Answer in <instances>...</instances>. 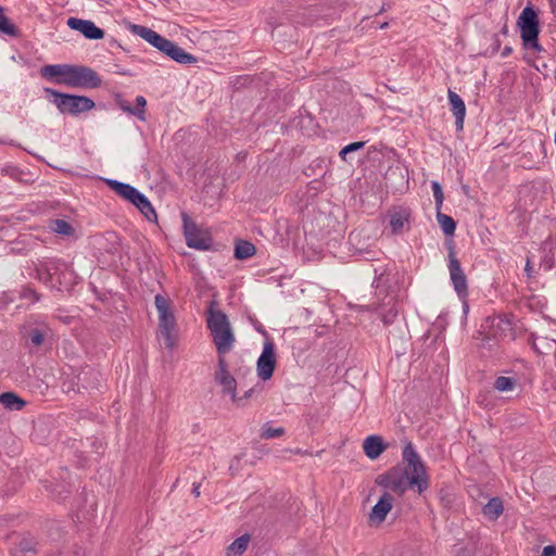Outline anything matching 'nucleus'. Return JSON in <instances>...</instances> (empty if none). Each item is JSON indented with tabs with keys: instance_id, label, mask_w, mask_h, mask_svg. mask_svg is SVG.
<instances>
[{
	"instance_id": "f257e3e1",
	"label": "nucleus",
	"mask_w": 556,
	"mask_h": 556,
	"mask_svg": "<svg viewBox=\"0 0 556 556\" xmlns=\"http://www.w3.org/2000/svg\"><path fill=\"white\" fill-rule=\"evenodd\" d=\"M402 459L406 467L396 465L376 478V483L399 496L408 489L422 494L430 485V479L425 463L416 452L413 443L407 441L403 447Z\"/></svg>"
},
{
	"instance_id": "f03ea898",
	"label": "nucleus",
	"mask_w": 556,
	"mask_h": 556,
	"mask_svg": "<svg viewBox=\"0 0 556 556\" xmlns=\"http://www.w3.org/2000/svg\"><path fill=\"white\" fill-rule=\"evenodd\" d=\"M216 302L211 301L206 309V327L215 344L217 357H225L236 342V337L226 313L215 308Z\"/></svg>"
},
{
	"instance_id": "7ed1b4c3",
	"label": "nucleus",
	"mask_w": 556,
	"mask_h": 556,
	"mask_svg": "<svg viewBox=\"0 0 556 556\" xmlns=\"http://www.w3.org/2000/svg\"><path fill=\"white\" fill-rule=\"evenodd\" d=\"M517 27L520 30L522 48L527 51L540 53L544 48L539 42L540 20L532 5H527L517 18Z\"/></svg>"
},
{
	"instance_id": "20e7f679",
	"label": "nucleus",
	"mask_w": 556,
	"mask_h": 556,
	"mask_svg": "<svg viewBox=\"0 0 556 556\" xmlns=\"http://www.w3.org/2000/svg\"><path fill=\"white\" fill-rule=\"evenodd\" d=\"M45 92L54 98L53 102L62 114L78 115L96 106L94 101L86 96L64 93L48 87Z\"/></svg>"
},
{
	"instance_id": "39448f33",
	"label": "nucleus",
	"mask_w": 556,
	"mask_h": 556,
	"mask_svg": "<svg viewBox=\"0 0 556 556\" xmlns=\"http://www.w3.org/2000/svg\"><path fill=\"white\" fill-rule=\"evenodd\" d=\"M155 307L159 313V329L165 340L167 349H173L176 343V317L172 309L170 301L162 294H156L154 299Z\"/></svg>"
},
{
	"instance_id": "423d86ee",
	"label": "nucleus",
	"mask_w": 556,
	"mask_h": 556,
	"mask_svg": "<svg viewBox=\"0 0 556 556\" xmlns=\"http://www.w3.org/2000/svg\"><path fill=\"white\" fill-rule=\"evenodd\" d=\"M56 84L71 88L96 89L102 85V79L91 67L71 64L67 78L58 79Z\"/></svg>"
},
{
	"instance_id": "0eeeda50",
	"label": "nucleus",
	"mask_w": 556,
	"mask_h": 556,
	"mask_svg": "<svg viewBox=\"0 0 556 556\" xmlns=\"http://www.w3.org/2000/svg\"><path fill=\"white\" fill-rule=\"evenodd\" d=\"M182 229L186 243L189 248L199 251H208L212 249L213 239L207 229H201L199 226L189 217L186 212L181 213Z\"/></svg>"
},
{
	"instance_id": "6e6552de",
	"label": "nucleus",
	"mask_w": 556,
	"mask_h": 556,
	"mask_svg": "<svg viewBox=\"0 0 556 556\" xmlns=\"http://www.w3.org/2000/svg\"><path fill=\"white\" fill-rule=\"evenodd\" d=\"M276 346L273 341H266L256 363L257 376L263 380H269L276 369Z\"/></svg>"
},
{
	"instance_id": "1a4fd4ad",
	"label": "nucleus",
	"mask_w": 556,
	"mask_h": 556,
	"mask_svg": "<svg viewBox=\"0 0 556 556\" xmlns=\"http://www.w3.org/2000/svg\"><path fill=\"white\" fill-rule=\"evenodd\" d=\"M217 368L214 372L215 382L222 387L224 394L230 395L232 401H237V381L228 370V363L225 357H217Z\"/></svg>"
},
{
	"instance_id": "9d476101",
	"label": "nucleus",
	"mask_w": 556,
	"mask_h": 556,
	"mask_svg": "<svg viewBox=\"0 0 556 556\" xmlns=\"http://www.w3.org/2000/svg\"><path fill=\"white\" fill-rule=\"evenodd\" d=\"M448 269L451 280L459 298H465L468 294L467 277L462 269L460 262L456 257L454 248L448 249Z\"/></svg>"
},
{
	"instance_id": "9b49d317",
	"label": "nucleus",
	"mask_w": 556,
	"mask_h": 556,
	"mask_svg": "<svg viewBox=\"0 0 556 556\" xmlns=\"http://www.w3.org/2000/svg\"><path fill=\"white\" fill-rule=\"evenodd\" d=\"M364 311L376 312L386 327L391 326L399 315L397 301L392 295H387L382 303L364 306Z\"/></svg>"
},
{
	"instance_id": "f8f14e48",
	"label": "nucleus",
	"mask_w": 556,
	"mask_h": 556,
	"mask_svg": "<svg viewBox=\"0 0 556 556\" xmlns=\"http://www.w3.org/2000/svg\"><path fill=\"white\" fill-rule=\"evenodd\" d=\"M393 504L394 497L389 492H383L368 515L369 525H381L386 520L388 514L391 511Z\"/></svg>"
},
{
	"instance_id": "ddd939ff",
	"label": "nucleus",
	"mask_w": 556,
	"mask_h": 556,
	"mask_svg": "<svg viewBox=\"0 0 556 556\" xmlns=\"http://www.w3.org/2000/svg\"><path fill=\"white\" fill-rule=\"evenodd\" d=\"M67 26L84 35L85 38L90 40H99L104 38V30L98 27L92 21L83 20L78 17H70L66 22Z\"/></svg>"
},
{
	"instance_id": "4468645a",
	"label": "nucleus",
	"mask_w": 556,
	"mask_h": 556,
	"mask_svg": "<svg viewBox=\"0 0 556 556\" xmlns=\"http://www.w3.org/2000/svg\"><path fill=\"white\" fill-rule=\"evenodd\" d=\"M412 217V210L405 206L395 207L389 211V224L393 233L397 235L403 232L405 226L409 229V219Z\"/></svg>"
},
{
	"instance_id": "2eb2a0df",
	"label": "nucleus",
	"mask_w": 556,
	"mask_h": 556,
	"mask_svg": "<svg viewBox=\"0 0 556 556\" xmlns=\"http://www.w3.org/2000/svg\"><path fill=\"white\" fill-rule=\"evenodd\" d=\"M388 445L384 443L382 437L371 434L363 442L364 454L369 459H377L387 450Z\"/></svg>"
},
{
	"instance_id": "dca6fc26",
	"label": "nucleus",
	"mask_w": 556,
	"mask_h": 556,
	"mask_svg": "<svg viewBox=\"0 0 556 556\" xmlns=\"http://www.w3.org/2000/svg\"><path fill=\"white\" fill-rule=\"evenodd\" d=\"M37 540L30 534H26L13 543L10 553L12 556H26L27 553L37 554Z\"/></svg>"
},
{
	"instance_id": "f3484780",
	"label": "nucleus",
	"mask_w": 556,
	"mask_h": 556,
	"mask_svg": "<svg viewBox=\"0 0 556 556\" xmlns=\"http://www.w3.org/2000/svg\"><path fill=\"white\" fill-rule=\"evenodd\" d=\"M105 182L111 190H113L117 195L127 200L131 204L140 192L134 186L115 179H105Z\"/></svg>"
},
{
	"instance_id": "a211bd4d",
	"label": "nucleus",
	"mask_w": 556,
	"mask_h": 556,
	"mask_svg": "<svg viewBox=\"0 0 556 556\" xmlns=\"http://www.w3.org/2000/svg\"><path fill=\"white\" fill-rule=\"evenodd\" d=\"M448 101L451 110L455 116V125L457 130H463L464 119L466 115V105L463 99L454 91L448 90Z\"/></svg>"
},
{
	"instance_id": "6ab92c4d",
	"label": "nucleus",
	"mask_w": 556,
	"mask_h": 556,
	"mask_svg": "<svg viewBox=\"0 0 556 556\" xmlns=\"http://www.w3.org/2000/svg\"><path fill=\"white\" fill-rule=\"evenodd\" d=\"M362 230H354L349 235V242L354 248L355 253L365 254L366 260H376L377 251L370 250L369 245L362 242Z\"/></svg>"
},
{
	"instance_id": "aec40b11",
	"label": "nucleus",
	"mask_w": 556,
	"mask_h": 556,
	"mask_svg": "<svg viewBox=\"0 0 556 556\" xmlns=\"http://www.w3.org/2000/svg\"><path fill=\"white\" fill-rule=\"evenodd\" d=\"M130 29H131L132 34L144 39L154 48H159V46L162 43V41L165 38V37L161 36L160 34H157L156 31H154L153 29L142 26V25L132 24L130 26Z\"/></svg>"
},
{
	"instance_id": "412c9836",
	"label": "nucleus",
	"mask_w": 556,
	"mask_h": 556,
	"mask_svg": "<svg viewBox=\"0 0 556 556\" xmlns=\"http://www.w3.org/2000/svg\"><path fill=\"white\" fill-rule=\"evenodd\" d=\"M71 64H52L45 65L40 70V74L46 79H64L67 78L68 67Z\"/></svg>"
},
{
	"instance_id": "4be33fe9",
	"label": "nucleus",
	"mask_w": 556,
	"mask_h": 556,
	"mask_svg": "<svg viewBox=\"0 0 556 556\" xmlns=\"http://www.w3.org/2000/svg\"><path fill=\"white\" fill-rule=\"evenodd\" d=\"M149 222H156L157 214L152 206L150 200L142 193L139 192L136 200L132 203Z\"/></svg>"
},
{
	"instance_id": "5701e85b",
	"label": "nucleus",
	"mask_w": 556,
	"mask_h": 556,
	"mask_svg": "<svg viewBox=\"0 0 556 556\" xmlns=\"http://www.w3.org/2000/svg\"><path fill=\"white\" fill-rule=\"evenodd\" d=\"M149 222H156L157 214L152 206L150 200L142 193L139 192L136 200L132 203Z\"/></svg>"
},
{
	"instance_id": "b1692460",
	"label": "nucleus",
	"mask_w": 556,
	"mask_h": 556,
	"mask_svg": "<svg viewBox=\"0 0 556 556\" xmlns=\"http://www.w3.org/2000/svg\"><path fill=\"white\" fill-rule=\"evenodd\" d=\"M78 381L81 383L83 388L88 389H99L100 387V378L101 375L93 368H86L78 375Z\"/></svg>"
},
{
	"instance_id": "393cba45",
	"label": "nucleus",
	"mask_w": 556,
	"mask_h": 556,
	"mask_svg": "<svg viewBox=\"0 0 556 556\" xmlns=\"http://www.w3.org/2000/svg\"><path fill=\"white\" fill-rule=\"evenodd\" d=\"M503 510V501L497 496L490 498L482 508L483 515L491 521L497 520Z\"/></svg>"
},
{
	"instance_id": "a878e982",
	"label": "nucleus",
	"mask_w": 556,
	"mask_h": 556,
	"mask_svg": "<svg viewBox=\"0 0 556 556\" xmlns=\"http://www.w3.org/2000/svg\"><path fill=\"white\" fill-rule=\"evenodd\" d=\"M0 403L10 410H22L26 406V401L14 392H3L0 394Z\"/></svg>"
},
{
	"instance_id": "bb28decb",
	"label": "nucleus",
	"mask_w": 556,
	"mask_h": 556,
	"mask_svg": "<svg viewBox=\"0 0 556 556\" xmlns=\"http://www.w3.org/2000/svg\"><path fill=\"white\" fill-rule=\"evenodd\" d=\"M256 253L255 245L248 240H238L235 245L233 256L242 261L253 256Z\"/></svg>"
},
{
	"instance_id": "cd10ccee",
	"label": "nucleus",
	"mask_w": 556,
	"mask_h": 556,
	"mask_svg": "<svg viewBox=\"0 0 556 556\" xmlns=\"http://www.w3.org/2000/svg\"><path fill=\"white\" fill-rule=\"evenodd\" d=\"M251 541V535L245 533L236 539L226 551L227 556H242Z\"/></svg>"
},
{
	"instance_id": "c85d7f7f",
	"label": "nucleus",
	"mask_w": 556,
	"mask_h": 556,
	"mask_svg": "<svg viewBox=\"0 0 556 556\" xmlns=\"http://www.w3.org/2000/svg\"><path fill=\"white\" fill-rule=\"evenodd\" d=\"M0 33L13 38L21 37V30L5 15L2 5H0Z\"/></svg>"
},
{
	"instance_id": "c756f323",
	"label": "nucleus",
	"mask_w": 556,
	"mask_h": 556,
	"mask_svg": "<svg viewBox=\"0 0 556 556\" xmlns=\"http://www.w3.org/2000/svg\"><path fill=\"white\" fill-rule=\"evenodd\" d=\"M532 349L538 354H546L556 345V340H549L546 337H538L534 333L530 336Z\"/></svg>"
},
{
	"instance_id": "7c9ffc66",
	"label": "nucleus",
	"mask_w": 556,
	"mask_h": 556,
	"mask_svg": "<svg viewBox=\"0 0 556 556\" xmlns=\"http://www.w3.org/2000/svg\"><path fill=\"white\" fill-rule=\"evenodd\" d=\"M168 58H170L179 64H191L198 61V59L194 55L185 51L177 43L174 45Z\"/></svg>"
},
{
	"instance_id": "2f4dec72",
	"label": "nucleus",
	"mask_w": 556,
	"mask_h": 556,
	"mask_svg": "<svg viewBox=\"0 0 556 556\" xmlns=\"http://www.w3.org/2000/svg\"><path fill=\"white\" fill-rule=\"evenodd\" d=\"M23 337L26 340V342L30 343L31 345L38 348L40 346L46 338V332L42 329L36 328V327H29L25 328L23 332Z\"/></svg>"
},
{
	"instance_id": "473e14b6",
	"label": "nucleus",
	"mask_w": 556,
	"mask_h": 556,
	"mask_svg": "<svg viewBox=\"0 0 556 556\" xmlns=\"http://www.w3.org/2000/svg\"><path fill=\"white\" fill-rule=\"evenodd\" d=\"M437 222L440 225L442 231L446 236H453L456 230V222L448 215L437 211Z\"/></svg>"
},
{
	"instance_id": "72a5a7b5",
	"label": "nucleus",
	"mask_w": 556,
	"mask_h": 556,
	"mask_svg": "<svg viewBox=\"0 0 556 556\" xmlns=\"http://www.w3.org/2000/svg\"><path fill=\"white\" fill-rule=\"evenodd\" d=\"M51 229L58 235L73 236L75 232L74 227L65 219H54L51 222Z\"/></svg>"
},
{
	"instance_id": "f704fd0d",
	"label": "nucleus",
	"mask_w": 556,
	"mask_h": 556,
	"mask_svg": "<svg viewBox=\"0 0 556 556\" xmlns=\"http://www.w3.org/2000/svg\"><path fill=\"white\" fill-rule=\"evenodd\" d=\"M517 384V380L511 377L501 376L496 378L494 388L500 392L511 391Z\"/></svg>"
},
{
	"instance_id": "c9c22d12",
	"label": "nucleus",
	"mask_w": 556,
	"mask_h": 556,
	"mask_svg": "<svg viewBox=\"0 0 556 556\" xmlns=\"http://www.w3.org/2000/svg\"><path fill=\"white\" fill-rule=\"evenodd\" d=\"M285 433H286L285 428H282V427L273 428L268 424H265L261 429L260 437H261V439L269 440V439L281 437Z\"/></svg>"
},
{
	"instance_id": "e433bc0d",
	"label": "nucleus",
	"mask_w": 556,
	"mask_h": 556,
	"mask_svg": "<svg viewBox=\"0 0 556 556\" xmlns=\"http://www.w3.org/2000/svg\"><path fill=\"white\" fill-rule=\"evenodd\" d=\"M56 270V266L53 262L47 264L42 268L37 269V276L39 280H42L45 283H48L51 281L52 274Z\"/></svg>"
},
{
	"instance_id": "4c0bfd02",
	"label": "nucleus",
	"mask_w": 556,
	"mask_h": 556,
	"mask_svg": "<svg viewBox=\"0 0 556 556\" xmlns=\"http://www.w3.org/2000/svg\"><path fill=\"white\" fill-rule=\"evenodd\" d=\"M439 498L441 505L445 509H450L455 501V495L451 492L448 488H442L439 492Z\"/></svg>"
},
{
	"instance_id": "58836bf2",
	"label": "nucleus",
	"mask_w": 556,
	"mask_h": 556,
	"mask_svg": "<svg viewBox=\"0 0 556 556\" xmlns=\"http://www.w3.org/2000/svg\"><path fill=\"white\" fill-rule=\"evenodd\" d=\"M20 298L27 300L30 303H37L40 300V294L29 286H24L20 291Z\"/></svg>"
},
{
	"instance_id": "ea45409f",
	"label": "nucleus",
	"mask_w": 556,
	"mask_h": 556,
	"mask_svg": "<svg viewBox=\"0 0 556 556\" xmlns=\"http://www.w3.org/2000/svg\"><path fill=\"white\" fill-rule=\"evenodd\" d=\"M115 101L118 108L124 112L136 117H141L142 112H140L139 110H134V106H131L126 100H124L121 94H116Z\"/></svg>"
},
{
	"instance_id": "a19ab883",
	"label": "nucleus",
	"mask_w": 556,
	"mask_h": 556,
	"mask_svg": "<svg viewBox=\"0 0 556 556\" xmlns=\"http://www.w3.org/2000/svg\"><path fill=\"white\" fill-rule=\"evenodd\" d=\"M431 187H432V191H433L435 208H437V211H440L442 207L443 201H444V193H443L442 186L438 181H432Z\"/></svg>"
},
{
	"instance_id": "79ce46f5",
	"label": "nucleus",
	"mask_w": 556,
	"mask_h": 556,
	"mask_svg": "<svg viewBox=\"0 0 556 556\" xmlns=\"http://www.w3.org/2000/svg\"><path fill=\"white\" fill-rule=\"evenodd\" d=\"M364 146H365V142H364V141H355V142H351V143L346 144L345 147H343V148L340 150V152H339V156H340L342 160H346V154L352 153V152H355V151H358V150H361Z\"/></svg>"
},
{
	"instance_id": "37998d69",
	"label": "nucleus",
	"mask_w": 556,
	"mask_h": 556,
	"mask_svg": "<svg viewBox=\"0 0 556 556\" xmlns=\"http://www.w3.org/2000/svg\"><path fill=\"white\" fill-rule=\"evenodd\" d=\"M146 105H147L146 98L143 96H137L136 106H134V110H139L140 112H142L141 117H137L140 121H146V110H144Z\"/></svg>"
},
{
	"instance_id": "c03bdc74",
	"label": "nucleus",
	"mask_w": 556,
	"mask_h": 556,
	"mask_svg": "<svg viewBox=\"0 0 556 556\" xmlns=\"http://www.w3.org/2000/svg\"><path fill=\"white\" fill-rule=\"evenodd\" d=\"M174 45H175L174 41H170L167 38H164L162 43L156 49L159 51H161L162 53H164L166 56H168L170 51H172V49H173V47H174Z\"/></svg>"
},
{
	"instance_id": "a18cd8bd",
	"label": "nucleus",
	"mask_w": 556,
	"mask_h": 556,
	"mask_svg": "<svg viewBox=\"0 0 556 556\" xmlns=\"http://www.w3.org/2000/svg\"><path fill=\"white\" fill-rule=\"evenodd\" d=\"M492 40H493V42L491 46V53L494 54L500 50L502 42H501L497 34H494L492 36Z\"/></svg>"
},
{
	"instance_id": "49530a36",
	"label": "nucleus",
	"mask_w": 556,
	"mask_h": 556,
	"mask_svg": "<svg viewBox=\"0 0 556 556\" xmlns=\"http://www.w3.org/2000/svg\"><path fill=\"white\" fill-rule=\"evenodd\" d=\"M253 393H254V389L251 388L248 391H245L242 396H237V401H233V402L237 403L238 405H242L243 401L250 399Z\"/></svg>"
},
{
	"instance_id": "de8ad7c7",
	"label": "nucleus",
	"mask_w": 556,
	"mask_h": 556,
	"mask_svg": "<svg viewBox=\"0 0 556 556\" xmlns=\"http://www.w3.org/2000/svg\"><path fill=\"white\" fill-rule=\"evenodd\" d=\"M541 556H556V546H554V545L544 546Z\"/></svg>"
},
{
	"instance_id": "09e8293b",
	"label": "nucleus",
	"mask_w": 556,
	"mask_h": 556,
	"mask_svg": "<svg viewBox=\"0 0 556 556\" xmlns=\"http://www.w3.org/2000/svg\"><path fill=\"white\" fill-rule=\"evenodd\" d=\"M382 276H383V271L378 274V270L375 269V279L372 281V287H375L376 289H379Z\"/></svg>"
},
{
	"instance_id": "8fccbe9b",
	"label": "nucleus",
	"mask_w": 556,
	"mask_h": 556,
	"mask_svg": "<svg viewBox=\"0 0 556 556\" xmlns=\"http://www.w3.org/2000/svg\"><path fill=\"white\" fill-rule=\"evenodd\" d=\"M456 556H472V552L467 547H460L457 551Z\"/></svg>"
},
{
	"instance_id": "3c124183",
	"label": "nucleus",
	"mask_w": 556,
	"mask_h": 556,
	"mask_svg": "<svg viewBox=\"0 0 556 556\" xmlns=\"http://www.w3.org/2000/svg\"><path fill=\"white\" fill-rule=\"evenodd\" d=\"M200 488H201V483H199V482H193L191 493H192L195 497H199V496H200Z\"/></svg>"
},
{
	"instance_id": "603ef678",
	"label": "nucleus",
	"mask_w": 556,
	"mask_h": 556,
	"mask_svg": "<svg viewBox=\"0 0 556 556\" xmlns=\"http://www.w3.org/2000/svg\"><path fill=\"white\" fill-rule=\"evenodd\" d=\"M511 52H513V48L510 46H506V47H504L501 55H502V58H507L508 55L511 54Z\"/></svg>"
},
{
	"instance_id": "864d4df0",
	"label": "nucleus",
	"mask_w": 556,
	"mask_h": 556,
	"mask_svg": "<svg viewBox=\"0 0 556 556\" xmlns=\"http://www.w3.org/2000/svg\"><path fill=\"white\" fill-rule=\"evenodd\" d=\"M500 34L503 35V36H507L508 35V25H507V23H505L503 25V27L500 30Z\"/></svg>"
},
{
	"instance_id": "5fc2aeb1",
	"label": "nucleus",
	"mask_w": 556,
	"mask_h": 556,
	"mask_svg": "<svg viewBox=\"0 0 556 556\" xmlns=\"http://www.w3.org/2000/svg\"><path fill=\"white\" fill-rule=\"evenodd\" d=\"M552 12L554 13L556 11V0H549Z\"/></svg>"
},
{
	"instance_id": "6e6d98bb",
	"label": "nucleus",
	"mask_w": 556,
	"mask_h": 556,
	"mask_svg": "<svg viewBox=\"0 0 556 556\" xmlns=\"http://www.w3.org/2000/svg\"><path fill=\"white\" fill-rule=\"evenodd\" d=\"M525 270L528 273V276H530L531 265H530V261H529V260L527 261V264H526Z\"/></svg>"
},
{
	"instance_id": "4d7b16f0",
	"label": "nucleus",
	"mask_w": 556,
	"mask_h": 556,
	"mask_svg": "<svg viewBox=\"0 0 556 556\" xmlns=\"http://www.w3.org/2000/svg\"><path fill=\"white\" fill-rule=\"evenodd\" d=\"M294 453H295V454H301V455H302V454H308V453H307V451H302L301 448H296V450L294 451Z\"/></svg>"
},
{
	"instance_id": "13d9d810",
	"label": "nucleus",
	"mask_w": 556,
	"mask_h": 556,
	"mask_svg": "<svg viewBox=\"0 0 556 556\" xmlns=\"http://www.w3.org/2000/svg\"><path fill=\"white\" fill-rule=\"evenodd\" d=\"M388 25H389V24H388L387 22H384V23H382V24L380 25V28H381V29H384V28H387V27H388Z\"/></svg>"
},
{
	"instance_id": "bf43d9fd",
	"label": "nucleus",
	"mask_w": 556,
	"mask_h": 556,
	"mask_svg": "<svg viewBox=\"0 0 556 556\" xmlns=\"http://www.w3.org/2000/svg\"><path fill=\"white\" fill-rule=\"evenodd\" d=\"M46 556H59V554H56V553H51V554H48V555H46Z\"/></svg>"
},
{
	"instance_id": "052dcab7",
	"label": "nucleus",
	"mask_w": 556,
	"mask_h": 556,
	"mask_svg": "<svg viewBox=\"0 0 556 556\" xmlns=\"http://www.w3.org/2000/svg\"><path fill=\"white\" fill-rule=\"evenodd\" d=\"M118 74H122V75H127L128 73L123 71V72H118Z\"/></svg>"
},
{
	"instance_id": "680f3d73",
	"label": "nucleus",
	"mask_w": 556,
	"mask_h": 556,
	"mask_svg": "<svg viewBox=\"0 0 556 556\" xmlns=\"http://www.w3.org/2000/svg\"><path fill=\"white\" fill-rule=\"evenodd\" d=\"M554 357H555V361H556V344H555Z\"/></svg>"
}]
</instances>
